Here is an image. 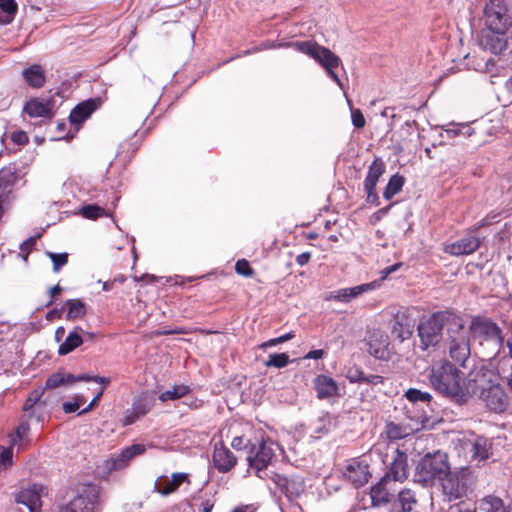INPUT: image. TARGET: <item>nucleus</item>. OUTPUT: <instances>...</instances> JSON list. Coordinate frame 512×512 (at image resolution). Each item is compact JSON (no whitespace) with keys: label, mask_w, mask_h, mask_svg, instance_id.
<instances>
[{"label":"nucleus","mask_w":512,"mask_h":512,"mask_svg":"<svg viewBox=\"0 0 512 512\" xmlns=\"http://www.w3.org/2000/svg\"><path fill=\"white\" fill-rule=\"evenodd\" d=\"M64 307L67 308L66 319L69 321L82 318L87 312L85 303L80 299H69Z\"/></svg>","instance_id":"34"},{"label":"nucleus","mask_w":512,"mask_h":512,"mask_svg":"<svg viewBox=\"0 0 512 512\" xmlns=\"http://www.w3.org/2000/svg\"><path fill=\"white\" fill-rule=\"evenodd\" d=\"M467 331L469 332V336L472 335L473 337L481 338L485 341H495L499 343L502 339L501 329L497 324L481 316H474L472 318Z\"/></svg>","instance_id":"14"},{"label":"nucleus","mask_w":512,"mask_h":512,"mask_svg":"<svg viewBox=\"0 0 512 512\" xmlns=\"http://www.w3.org/2000/svg\"><path fill=\"white\" fill-rule=\"evenodd\" d=\"M458 315L449 311H437L429 317L420 320L417 326V333L420 339L419 348L427 351L430 348H436L443 340V329L446 331L452 327Z\"/></svg>","instance_id":"4"},{"label":"nucleus","mask_w":512,"mask_h":512,"mask_svg":"<svg viewBox=\"0 0 512 512\" xmlns=\"http://www.w3.org/2000/svg\"><path fill=\"white\" fill-rule=\"evenodd\" d=\"M385 432L390 440H400L411 433V429L393 421H389L385 425Z\"/></svg>","instance_id":"38"},{"label":"nucleus","mask_w":512,"mask_h":512,"mask_svg":"<svg viewBox=\"0 0 512 512\" xmlns=\"http://www.w3.org/2000/svg\"><path fill=\"white\" fill-rule=\"evenodd\" d=\"M73 374L66 373L63 371H58L51 374L45 384L46 389H54L63 385H71L73 384Z\"/></svg>","instance_id":"36"},{"label":"nucleus","mask_w":512,"mask_h":512,"mask_svg":"<svg viewBox=\"0 0 512 512\" xmlns=\"http://www.w3.org/2000/svg\"><path fill=\"white\" fill-rule=\"evenodd\" d=\"M42 489L41 485L33 484L29 488L21 490L16 500L18 503L24 504L30 512H40Z\"/></svg>","instance_id":"24"},{"label":"nucleus","mask_w":512,"mask_h":512,"mask_svg":"<svg viewBox=\"0 0 512 512\" xmlns=\"http://www.w3.org/2000/svg\"><path fill=\"white\" fill-rule=\"evenodd\" d=\"M512 235V221L506 222L502 229L498 232L501 241H509Z\"/></svg>","instance_id":"57"},{"label":"nucleus","mask_w":512,"mask_h":512,"mask_svg":"<svg viewBox=\"0 0 512 512\" xmlns=\"http://www.w3.org/2000/svg\"><path fill=\"white\" fill-rule=\"evenodd\" d=\"M379 288L378 281L360 284L354 287L342 288L330 293L328 300H335L342 303H349L360 295Z\"/></svg>","instance_id":"19"},{"label":"nucleus","mask_w":512,"mask_h":512,"mask_svg":"<svg viewBox=\"0 0 512 512\" xmlns=\"http://www.w3.org/2000/svg\"><path fill=\"white\" fill-rule=\"evenodd\" d=\"M126 449L130 451L131 457L133 459L135 456L143 454L146 451V446L144 444L137 443L126 447Z\"/></svg>","instance_id":"61"},{"label":"nucleus","mask_w":512,"mask_h":512,"mask_svg":"<svg viewBox=\"0 0 512 512\" xmlns=\"http://www.w3.org/2000/svg\"><path fill=\"white\" fill-rule=\"evenodd\" d=\"M310 259H311V253L303 252L296 257V263L299 266H304L310 261Z\"/></svg>","instance_id":"64"},{"label":"nucleus","mask_w":512,"mask_h":512,"mask_svg":"<svg viewBox=\"0 0 512 512\" xmlns=\"http://www.w3.org/2000/svg\"><path fill=\"white\" fill-rule=\"evenodd\" d=\"M343 476L354 488H360L368 483L371 478L369 464L361 458H352L345 465Z\"/></svg>","instance_id":"15"},{"label":"nucleus","mask_w":512,"mask_h":512,"mask_svg":"<svg viewBox=\"0 0 512 512\" xmlns=\"http://www.w3.org/2000/svg\"><path fill=\"white\" fill-rule=\"evenodd\" d=\"M365 341L367 350L371 356L380 360H387L389 358L390 342L388 335L384 331L380 329L369 331Z\"/></svg>","instance_id":"16"},{"label":"nucleus","mask_w":512,"mask_h":512,"mask_svg":"<svg viewBox=\"0 0 512 512\" xmlns=\"http://www.w3.org/2000/svg\"><path fill=\"white\" fill-rule=\"evenodd\" d=\"M102 104V100L97 98H89L79 104H77L69 115V121L71 124H82L86 121L91 114L96 111Z\"/></svg>","instance_id":"22"},{"label":"nucleus","mask_w":512,"mask_h":512,"mask_svg":"<svg viewBox=\"0 0 512 512\" xmlns=\"http://www.w3.org/2000/svg\"><path fill=\"white\" fill-rule=\"evenodd\" d=\"M81 333L92 337V333L85 332L80 326H75L74 329L69 332L65 340L60 344L58 348V354L61 356L67 355L73 352L76 348L83 344V337Z\"/></svg>","instance_id":"27"},{"label":"nucleus","mask_w":512,"mask_h":512,"mask_svg":"<svg viewBox=\"0 0 512 512\" xmlns=\"http://www.w3.org/2000/svg\"><path fill=\"white\" fill-rule=\"evenodd\" d=\"M365 373L357 366H352L347 369L346 378L350 383H363Z\"/></svg>","instance_id":"48"},{"label":"nucleus","mask_w":512,"mask_h":512,"mask_svg":"<svg viewBox=\"0 0 512 512\" xmlns=\"http://www.w3.org/2000/svg\"><path fill=\"white\" fill-rule=\"evenodd\" d=\"M313 384L317 398L320 400H327L341 396L337 382L327 375H317L313 381Z\"/></svg>","instance_id":"21"},{"label":"nucleus","mask_w":512,"mask_h":512,"mask_svg":"<svg viewBox=\"0 0 512 512\" xmlns=\"http://www.w3.org/2000/svg\"><path fill=\"white\" fill-rule=\"evenodd\" d=\"M12 141L17 145H24L28 143L29 138L26 134V132L18 130L12 133L11 135Z\"/></svg>","instance_id":"58"},{"label":"nucleus","mask_w":512,"mask_h":512,"mask_svg":"<svg viewBox=\"0 0 512 512\" xmlns=\"http://www.w3.org/2000/svg\"><path fill=\"white\" fill-rule=\"evenodd\" d=\"M266 479H270L289 501L298 498L305 490L304 478L299 475H283L270 471Z\"/></svg>","instance_id":"11"},{"label":"nucleus","mask_w":512,"mask_h":512,"mask_svg":"<svg viewBox=\"0 0 512 512\" xmlns=\"http://www.w3.org/2000/svg\"><path fill=\"white\" fill-rule=\"evenodd\" d=\"M290 362L289 355L286 353H273L268 356L264 362L266 367L284 368Z\"/></svg>","instance_id":"43"},{"label":"nucleus","mask_w":512,"mask_h":512,"mask_svg":"<svg viewBox=\"0 0 512 512\" xmlns=\"http://www.w3.org/2000/svg\"><path fill=\"white\" fill-rule=\"evenodd\" d=\"M13 448L0 447V469H6L12 465Z\"/></svg>","instance_id":"49"},{"label":"nucleus","mask_w":512,"mask_h":512,"mask_svg":"<svg viewBox=\"0 0 512 512\" xmlns=\"http://www.w3.org/2000/svg\"><path fill=\"white\" fill-rule=\"evenodd\" d=\"M481 245L479 237L466 235L446 246L445 251L454 256L469 255L475 252Z\"/></svg>","instance_id":"23"},{"label":"nucleus","mask_w":512,"mask_h":512,"mask_svg":"<svg viewBox=\"0 0 512 512\" xmlns=\"http://www.w3.org/2000/svg\"><path fill=\"white\" fill-rule=\"evenodd\" d=\"M402 266L401 262L395 263L391 266H388L380 271V279L377 280L379 282V285L381 284V281L385 280L390 274L396 272L400 267Z\"/></svg>","instance_id":"56"},{"label":"nucleus","mask_w":512,"mask_h":512,"mask_svg":"<svg viewBox=\"0 0 512 512\" xmlns=\"http://www.w3.org/2000/svg\"><path fill=\"white\" fill-rule=\"evenodd\" d=\"M132 460L130 451L124 448L119 454L111 459V469L119 470L124 468Z\"/></svg>","instance_id":"44"},{"label":"nucleus","mask_w":512,"mask_h":512,"mask_svg":"<svg viewBox=\"0 0 512 512\" xmlns=\"http://www.w3.org/2000/svg\"><path fill=\"white\" fill-rule=\"evenodd\" d=\"M47 256L51 259L53 263V271L58 273L60 269L65 266L68 262V254L67 253H54L47 252Z\"/></svg>","instance_id":"46"},{"label":"nucleus","mask_w":512,"mask_h":512,"mask_svg":"<svg viewBox=\"0 0 512 512\" xmlns=\"http://www.w3.org/2000/svg\"><path fill=\"white\" fill-rule=\"evenodd\" d=\"M404 183L405 178L402 175L398 173L392 175L384 189L383 197L386 200H390L394 195L402 190Z\"/></svg>","instance_id":"37"},{"label":"nucleus","mask_w":512,"mask_h":512,"mask_svg":"<svg viewBox=\"0 0 512 512\" xmlns=\"http://www.w3.org/2000/svg\"><path fill=\"white\" fill-rule=\"evenodd\" d=\"M273 48L294 47L297 51L306 54L318 62L327 72L328 76L342 89L344 85L334 69L338 68L342 62L339 56L334 54L330 49L319 45L314 41H296L283 42L273 45Z\"/></svg>","instance_id":"6"},{"label":"nucleus","mask_w":512,"mask_h":512,"mask_svg":"<svg viewBox=\"0 0 512 512\" xmlns=\"http://www.w3.org/2000/svg\"><path fill=\"white\" fill-rule=\"evenodd\" d=\"M18 11V4L15 0H0V23L10 24Z\"/></svg>","instance_id":"35"},{"label":"nucleus","mask_w":512,"mask_h":512,"mask_svg":"<svg viewBox=\"0 0 512 512\" xmlns=\"http://www.w3.org/2000/svg\"><path fill=\"white\" fill-rule=\"evenodd\" d=\"M449 456L442 450L427 452L417 461L413 481L422 487H434L449 469Z\"/></svg>","instance_id":"3"},{"label":"nucleus","mask_w":512,"mask_h":512,"mask_svg":"<svg viewBox=\"0 0 512 512\" xmlns=\"http://www.w3.org/2000/svg\"><path fill=\"white\" fill-rule=\"evenodd\" d=\"M485 27L507 31L512 25L505 0H489L484 8Z\"/></svg>","instance_id":"10"},{"label":"nucleus","mask_w":512,"mask_h":512,"mask_svg":"<svg viewBox=\"0 0 512 512\" xmlns=\"http://www.w3.org/2000/svg\"><path fill=\"white\" fill-rule=\"evenodd\" d=\"M429 381L432 388L443 396L460 404L468 401V382L465 383L460 370L448 360L432 365Z\"/></svg>","instance_id":"2"},{"label":"nucleus","mask_w":512,"mask_h":512,"mask_svg":"<svg viewBox=\"0 0 512 512\" xmlns=\"http://www.w3.org/2000/svg\"><path fill=\"white\" fill-rule=\"evenodd\" d=\"M22 176L16 163H11L0 170V219L4 215V205L11 200L14 185Z\"/></svg>","instance_id":"13"},{"label":"nucleus","mask_w":512,"mask_h":512,"mask_svg":"<svg viewBox=\"0 0 512 512\" xmlns=\"http://www.w3.org/2000/svg\"><path fill=\"white\" fill-rule=\"evenodd\" d=\"M347 102H348V105L350 106L351 120H352L353 126L357 129L363 128L366 123L363 113L358 108H352V104H351L350 100H347Z\"/></svg>","instance_id":"47"},{"label":"nucleus","mask_w":512,"mask_h":512,"mask_svg":"<svg viewBox=\"0 0 512 512\" xmlns=\"http://www.w3.org/2000/svg\"><path fill=\"white\" fill-rule=\"evenodd\" d=\"M23 112L30 117L52 118L53 101L51 99L41 101L38 98H32L25 103Z\"/></svg>","instance_id":"26"},{"label":"nucleus","mask_w":512,"mask_h":512,"mask_svg":"<svg viewBox=\"0 0 512 512\" xmlns=\"http://www.w3.org/2000/svg\"><path fill=\"white\" fill-rule=\"evenodd\" d=\"M469 396L477 397L489 411L496 414L504 413L509 406V396L499 382V375L483 366L468 375Z\"/></svg>","instance_id":"1"},{"label":"nucleus","mask_w":512,"mask_h":512,"mask_svg":"<svg viewBox=\"0 0 512 512\" xmlns=\"http://www.w3.org/2000/svg\"><path fill=\"white\" fill-rule=\"evenodd\" d=\"M445 347L450 358L455 364L466 367V362L471 355V343L469 332L465 329V321L458 315L452 327L446 331Z\"/></svg>","instance_id":"7"},{"label":"nucleus","mask_w":512,"mask_h":512,"mask_svg":"<svg viewBox=\"0 0 512 512\" xmlns=\"http://www.w3.org/2000/svg\"><path fill=\"white\" fill-rule=\"evenodd\" d=\"M405 396L407 400H409L411 403H423L427 406H429L432 395L429 392L421 391L416 388H410L406 391Z\"/></svg>","instance_id":"40"},{"label":"nucleus","mask_w":512,"mask_h":512,"mask_svg":"<svg viewBox=\"0 0 512 512\" xmlns=\"http://www.w3.org/2000/svg\"><path fill=\"white\" fill-rule=\"evenodd\" d=\"M141 416L136 413L133 407L128 409L122 419L123 426H129L135 423Z\"/></svg>","instance_id":"55"},{"label":"nucleus","mask_w":512,"mask_h":512,"mask_svg":"<svg viewBox=\"0 0 512 512\" xmlns=\"http://www.w3.org/2000/svg\"><path fill=\"white\" fill-rule=\"evenodd\" d=\"M100 487L93 483L82 485L74 498L59 512H101Z\"/></svg>","instance_id":"8"},{"label":"nucleus","mask_w":512,"mask_h":512,"mask_svg":"<svg viewBox=\"0 0 512 512\" xmlns=\"http://www.w3.org/2000/svg\"><path fill=\"white\" fill-rule=\"evenodd\" d=\"M389 481L392 480L386 478V475H384L378 483L371 487L370 496L374 505L390 503L391 494L386 489V485Z\"/></svg>","instance_id":"31"},{"label":"nucleus","mask_w":512,"mask_h":512,"mask_svg":"<svg viewBox=\"0 0 512 512\" xmlns=\"http://www.w3.org/2000/svg\"><path fill=\"white\" fill-rule=\"evenodd\" d=\"M235 271L242 276L250 277L254 274L249 262L246 259H240L235 264Z\"/></svg>","instance_id":"50"},{"label":"nucleus","mask_w":512,"mask_h":512,"mask_svg":"<svg viewBox=\"0 0 512 512\" xmlns=\"http://www.w3.org/2000/svg\"><path fill=\"white\" fill-rule=\"evenodd\" d=\"M103 392H104V388H101L100 391L96 394V396L88 404V406L85 407L84 409H82L78 413V415H84V414L88 413L89 411H91L99 403V401L103 395Z\"/></svg>","instance_id":"59"},{"label":"nucleus","mask_w":512,"mask_h":512,"mask_svg":"<svg viewBox=\"0 0 512 512\" xmlns=\"http://www.w3.org/2000/svg\"><path fill=\"white\" fill-rule=\"evenodd\" d=\"M475 483L476 475L469 466L451 468L450 465L438 484L444 497L452 502L466 497Z\"/></svg>","instance_id":"5"},{"label":"nucleus","mask_w":512,"mask_h":512,"mask_svg":"<svg viewBox=\"0 0 512 512\" xmlns=\"http://www.w3.org/2000/svg\"><path fill=\"white\" fill-rule=\"evenodd\" d=\"M492 444L489 439L478 436L471 443V458L478 463L486 461L491 455Z\"/></svg>","instance_id":"30"},{"label":"nucleus","mask_w":512,"mask_h":512,"mask_svg":"<svg viewBox=\"0 0 512 512\" xmlns=\"http://www.w3.org/2000/svg\"><path fill=\"white\" fill-rule=\"evenodd\" d=\"M383 382H384V378L382 376L376 375V374H370V375L365 374V377L363 380V383L368 384V385H378V384H382Z\"/></svg>","instance_id":"62"},{"label":"nucleus","mask_w":512,"mask_h":512,"mask_svg":"<svg viewBox=\"0 0 512 512\" xmlns=\"http://www.w3.org/2000/svg\"><path fill=\"white\" fill-rule=\"evenodd\" d=\"M274 446L275 443L270 439H262L258 444H251L247 461L261 479H266L270 474V471H267V467L275 456Z\"/></svg>","instance_id":"9"},{"label":"nucleus","mask_w":512,"mask_h":512,"mask_svg":"<svg viewBox=\"0 0 512 512\" xmlns=\"http://www.w3.org/2000/svg\"><path fill=\"white\" fill-rule=\"evenodd\" d=\"M414 328L415 320L405 311H398L391 321V334L401 343L411 338Z\"/></svg>","instance_id":"17"},{"label":"nucleus","mask_w":512,"mask_h":512,"mask_svg":"<svg viewBox=\"0 0 512 512\" xmlns=\"http://www.w3.org/2000/svg\"><path fill=\"white\" fill-rule=\"evenodd\" d=\"M364 191L366 192V201L370 204L379 205V196L376 192V187L373 186H364Z\"/></svg>","instance_id":"54"},{"label":"nucleus","mask_w":512,"mask_h":512,"mask_svg":"<svg viewBox=\"0 0 512 512\" xmlns=\"http://www.w3.org/2000/svg\"><path fill=\"white\" fill-rule=\"evenodd\" d=\"M85 402V398L82 395H78L75 397V401L73 402H64L62 405V409L66 414L74 413L76 412L80 405Z\"/></svg>","instance_id":"51"},{"label":"nucleus","mask_w":512,"mask_h":512,"mask_svg":"<svg viewBox=\"0 0 512 512\" xmlns=\"http://www.w3.org/2000/svg\"><path fill=\"white\" fill-rule=\"evenodd\" d=\"M185 481L189 483L188 474L176 472L172 474L171 480H168L164 476H161L159 479H157L154 485V489L159 494L168 496L177 491L180 485Z\"/></svg>","instance_id":"25"},{"label":"nucleus","mask_w":512,"mask_h":512,"mask_svg":"<svg viewBox=\"0 0 512 512\" xmlns=\"http://www.w3.org/2000/svg\"><path fill=\"white\" fill-rule=\"evenodd\" d=\"M250 442H246L245 439L242 436H236L233 438L231 442V446L236 450H241L243 448H249L251 447Z\"/></svg>","instance_id":"60"},{"label":"nucleus","mask_w":512,"mask_h":512,"mask_svg":"<svg viewBox=\"0 0 512 512\" xmlns=\"http://www.w3.org/2000/svg\"><path fill=\"white\" fill-rule=\"evenodd\" d=\"M384 172L385 163L380 158H375L368 168L363 185L376 187L379 178Z\"/></svg>","instance_id":"32"},{"label":"nucleus","mask_w":512,"mask_h":512,"mask_svg":"<svg viewBox=\"0 0 512 512\" xmlns=\"http://www.w3.org/2000/svg\"><path fill=\"white\" fill-rule=\"evenodd\" d=\"M470 127L467 125H448L444 130L447 138H455L459 135L469 136L470 135Z\"/></svg>","instance_id":"45"},{"label":"nucleus","mask_w":512,"mask_h":512,"mask_svg":"<svg viewBox=\"0 0 512 512\" xmlns=\"http://www.w3.org/2000/svg\"><path fill=\"white\" fill-rule=\"evenodd\" d=\"M38 238H40V234L36 236H31L20 244V250L24 253V261H27L29 252L32 249V247L36 244Z\"/></svg>","instance_id":"52"},{"label":"nucleus","mask_w":512,"mask_h":512,"mask_svg":"<svg viewBox=\"0 0 512 512\" xmlns=\"http://www.w3.org/2000/svg\"><path fill=\"white\" fill-rule=\"evenodd\" d=\"M386 478L396 482H403L408 477V455L406 452L396 449L388 470L384 474Z\"/></svg>","instance_id":"18"},{"label":"nucleus","mask_w":512,"mask_h":512,"mask_svg":"<svg viewBox=\"0 0 512 512\" xmlns=\"http://www.w3.org/2000/svg\"><path fill=\"white\" fill-rule=\"evenodd\" d=\"M392 206L393 204H389L379 209L372 215V219H374L375 222L380 221L384 216H386L389 213Z\"/></svg>","instance_id":"63"},{"label":"nucleus","mask_w":512,"mask_h":512,"mask_svg":"<svg viewBox=\"0 0 512 512\" xmlns=\"http://www.w3.org/2000/svg\"><path fill=\"white\" fill-rule=\"evenodd\" d=\"M190 392V387L184 384L175 385L171 390H166L162 392L159 396V399L162 402H166L168 400H176L180 399Z\"/></svg>","instance_id":"39"},{"label":"nucleus","mask_w":512,"mask_h":512,"mask_svg":"<svg viewBox=\"0 0 512 512\" xmlns=\"http://www.w3.org/2000/svg\"><path fill=\"white\" fill-rule=\"evenodd\" d=\"M482 505L486 512H506L502 499L496 496H486Z\"/></svg>","instance_id":"42"},{"label":"nucleus","mask_w":512,"mask_h":512,"mask_svg":"<svg viewBox=\"0 0 512 512\" xmlns=\"http://www.w3.org/2000/svg\"><path fill=\"white\" fill-rule=\"evenodd\" d=\"M390 502V512H412L417 504V499L412 490L403 489L398 493L397 497Z\"/></svg>","instance_id":"28"},{"label":"nucleus","mask_w":512,"mask_h":512,"mask_svg":"<svg viewBox=\"0 0 512 512\" xmlns=\"http://www.w3.org/2000/svg\"><path fill=\"white\" fill-rule=\"evenodd\" d=\"M213 464L220 473H227L237 464L234 454L227 448L222 441L214 446Z\"/></svg>","instance_id":"20"},{"label":"nucleus","mask_w":512,"mask_h":512,"mask_svg":"<svg viewBox=\"0 0 512 512\" xmlns=\"http://www.w3.org/2000/svg\"><path fill=\"white\" fill-rule=\"evenodd\" d=\"M29 432V425L27 423H21L15 432V436L12 439L13 444L22 442Z\"/></svg>","instance_id":"53"},{"label":"nucleus","mask_w":512,"mask_h":512,"mask_svg":"<svg viewBox=\"0 0 512 512\" xmlns=\"http://www.w3.org/2000/svg\"><path fill=\"white\" fill-rule=\"evenodd\" d=\"M478 44L484 51L500 55L508 47L507 31L484 27L478 36Z\"/></svg>","instance_id":"12"},{"label":"nucleus","mask_w":512,"mask_h":512,"mask_svg":"<svg viewBox=\"0 0 512 512\" xmlns=\"http://www.w3.org/2000/svg\"><path fill=\"white\" fill-rule=\"evenodd\" d=\"M80 213L84 218L90 220H96L107 215L105 209L97 204L84 205L81 208Z\"/></svg>","instance_id":"41"},{"label":"nucleus","mask_w":512,"mask_h":512,"mask_svg":"<svg viewBox=\"0 0 512 512\" xmlns=\"http://www.w3.org/2000/svg\"><path fill=\"white\" fill-rule=\"evenodd\" d=\"M22 77L27 85L34 89L42 88L46 82L45 71L39 64H33L22 71Z\"/></svg>","instance_id":"29"},{"label":"nucleus","mask_w":512,"mask_h":512,"mask_svg":"<svg viewBox=\"0 0 512 512\" xmlns=\"http://www.w3.org/2000/svg\"><path fill=\"white\" fill-rule=\"evenodd\" d=\"M155 405V398L153 395L145 392L139 395L137 399L132 403V407L138 415L141 417L148 414Z\"/></svg>","instance_id":"33"}]
</instances>
